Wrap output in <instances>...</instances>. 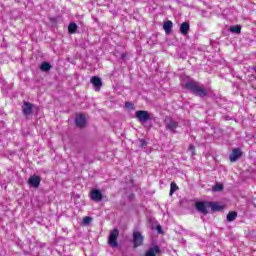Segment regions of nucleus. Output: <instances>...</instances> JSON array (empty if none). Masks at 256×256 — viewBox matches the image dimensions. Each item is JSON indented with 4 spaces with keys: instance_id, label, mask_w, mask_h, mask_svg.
Here are the masks:
<instances>
[{
    "instance_id": "6ab92c4d",
    "label": "nucleus",
    "mask_w": 256,
    "mask_h": 256,
    "mask_svg": "<svg viewBox=\"0 0 256 256\" xmlns=\"http://www.w3.org/2000/svg\"><path fill=\"white\" fill-rule=\"evenodd\" d=\"M40 69L42 71H50L51 70V64L49 62H43L41 65H40Z\"/></svg>"
},
{
    "instance_id": "6e6552de",
    "label": "nucleus",
    "mask_w": 256,
    "mask_h": 256,
    "mask_svg": "<svg viewBox=\"0 0 256 256\" xmlns=\"http://www.w3.org/2000/svg\"><path fill=\"white\" fill-rule=\"evenodd\" d=\"M28 185L34 189H39V186L41 185V177L37 176L36 174L30 176L28 179Z\"/></svg>"
},
{
    "instance_id": "423d86ee",
    "label": "nucleus",
    "mask_w": 256,
    "mask_h": 256,
    "mask_svg": "<svg viewBox=\"0 0 256 256\" xmlns=\"http://www.w3.org/2000/svg\"><path fill=\"white\" fill-rule=\"evenodd\" d=\"M143 240H144V237L141 234V232H139V231H134L133 232L134 249H137V247H141V245H143Z\"/></svg>"
},
{
    "instance_id": "f8f14e48",
    "label": "nucleus",
    "mask_w": 256,
    "mask_h": 256,
    "mask_svg": "<svg viewBox=\"0 0 256 256\" xmlns=\"http://www.w3.org/2000/svg\"><path fill=\"white\" fill-rule=\"evenodd\" d=\"M159 253H161V248L159 246H153L145 253V256H157Z\"/></svg>"
},
{
    "instance_id": "ddd939ff",
    "label": "nucleus",
    "mask_w": 256,
    "mask_h": 256,
    "mask_svg": "<svg viewBox=\"0 0 256 256\" xmlns=\"http://www.w3.org/2000/svg\"><path fill=\"white\" fill-rule=\"evenodd\" d=\"M23 113L24 115H31V113H33V104L30 102H24Z\"/></svg>"
},
{
    "instance_id": "20e7f679",
    "label": "nucleus",
    "mask_w": 256,
    "mask_h": 256,
    "mask_svg": "<svg viewBox=\"0 0 256 256\" xmlns=\"http://www.w3.org/2000/svg\"><path fill=\"white\" fill-rule=\"evenodd\" d=\"M195 207L199 213H202V215H207L209 213L208 209H211V202H196Z\"/></svg>"
},
{
    "instance_id": "9d476101",
    "label": "nucleus",
    "mask_w": 256,
    "mask_h": 256,
    "mask_svg": "<svg viewBox=\"0 0 256 256\" xmlns=\"http://www.w3.org/2000/svg\"><path fill=\"white\" fill-rule=\"evenodd\" d=\"M90 83L95 87V91H101V87H103V81L99 76H93L90 80Z\"/></svg>"
},
{
    "instance_id": "0eeeda50",
    "label": "nucleus",
    "mask_w": 256,
    "mask_h": 256,
    "mask_svg": "<svg viewBox=\"0 0 256 256\" xmlns=\"http://www.w3.org/2000/svg\"><path fill=\"white\" fill-rule=\"evenodd\" d=\"M90 199L95 203H101L103 201V193H101V190L93 189L90 192Z\"/></svg>"
},
{
    "instance_id": "393cba45",
    "label": "nucleus",
    "mask_w": 256,
    "mask_h": 256,
    "mask_svg": "<svg viewBox=\"0 0 256 256\" xmlns=\"http://www.w3.org/2000/svg\"><path fill=\"white\" fill-rule=\"evenodd\" d=\"M140 147H147V141L145 140H140Z\"/></svg>"
},
{
    "instance_id": "b1692460",
    "label": "nucleus",
    "mask_w": 256,
    "mask_h": 256,
    "mask_svg": "<svg viewBox=\"0 0 256 256\" xmlns=\"http://www.w3.org/2000/svg\"><path fill=\"white\" fill-rule=\"evenodd\" d=\"M189 151H191L192 155H195V145L190 144Z\"/></svg>"
},
{
    "instance_id": "4468645a",
    "label": "nucleus",
    "mask_w": 256,
    "mask_h": 256,
    "mask_svg": "<svg viewBox=\"0 0 256 256\" xmlns=\"http://www.w3.org/2000/svg\"><path fill=\"white\" fill-rule=\"evenodd\" d=\"M189 29H190V25H189V22H183L181 25H180V33L182 35H188L189 34Z\"/></svg>"
},
{
    "instance_id": "aec40b11",
    "label": "nucleus",
    "mask_w": 256,
    "mask_h": 256,
    "mask_svg": "<svg viewBox=\"0 0 256 256\" xmlns=\"http://www.w3.org/2000/svg\"><path fill=\"white\" fill-rule=\"evenodd\" d=\"M178 189H179V186H177V184L175 182H171L170 195H173V193H175V191H177Z\"/></svg>"
},
{
    "instance_id": "9b49d317",
    "label": "nucleus",
    "mask_w": 256,
    "mask_h": 256,
    "mask_svg": "<svg viewBox=\"0 0 256 256\" xmlns=\"http://www.w3.org/2000/svg\"><path fill=\"white\" fill-rule=\"evenodd\" d=\"M75 123L77 127H80V129H83L87 123V119L85 118V115L80 114L79 116L76 117Z\"/></svg>"
},
{
    "instance_id": "5701e85b",
    "label": "nucleus",
    "mask_w": 256,
    "mask_h": 256,
    "mask_svg": "<svg viewBox=\"0 0 256 256\" xmlns=\"http://www.w3.org/2000/svg\"><path fill=\"white\" fill-rule=\"evenodd\" d=\"M213 191H223V185L222 184H216L213 186Z\"/></svg>"
},
{
    "instance_id": "2eb2a0df",
    "label": "nucleus",
    "mask_w": 256,
    "mask_h": 256,
    "mask_svg": "<svg viewBox=\"0 0 256 256\" xmlns=\"http://www.w3.org/2000/svg\"><path fill=\"white\" fill-rule=\"evenodd\" d=\"M163 29L166 35H169V33H171V30L173 29V22L171 20H167L166 22H164Z\"/></svg>"
},
{
    "instance_id": "39448f33",
    "label": "nucleus",
    "mask_w": 256,
    "mask_h": 256,
    "mask_svg": "<svg viewBox=\"0 0 256 256\" xmlns=\"http://www.w3.org/2000/svg\"><path fill=\"white\" fill-rule=\"evenodd\" d=\"M165 127L171 133H177V127H179V122L173 120L172 118H166L164 120Z\"/></svg>"
},
{
    "instance_id": "1a4fd4ad",
    "label": "nucleus",
    "mask_w": 256,
    "mask_h": 256,
    "mask_svg": "<svg viewBox=\"0 0 256 256\" xmlns=\"http://www.w3.org/2000/svg\"><path fill=\"white\" fill-rule=\"evenodd\" d=\"M242 155H243V152H241V148H235L232 150V153L230 154L229 159L231 163H235V161L241 158Z\"/></svg>"
},
{
    "instance_id": "a878e982",
    "label": "nucleus",
    "mask_w": 256,
    "mask_h": 256,
    "mask_svg": "<svg viewBox=\"0 0 256 256\" xmlns=\"http://www.w3.org/2000/svg\"><path fill=\"white\" fill-rule=\"evenodd\" d=\"M125 106L128 107V108H131V107H133V103H131V102H126V103H125Z\"/></svg>"
},
{
    "instance_id": "cd10ccee",
    "label": "nucleus",
    "mask_w": 256,
    "mask_h": 256,
    "mask_svg": "<svg viewBox=\"0 0 256 256\" xmlns=\"http://www.w3.org/2000/svg\"><path fill=\"white\" fill-rule=\"evenodd\" d=\"M158 233H161V226L157 227Z\"/></svg>"
},
{
    "instance_id": "dca6fc26",
    "label": "nucleus",
    "mask_w": 256,
    "mask_h": 256,
    "mask_svg": "<svg viewBox=\"0 0 256 256\" xmlns=\"http://www.w3.org/2000/svg\"><path fill=\"white\" fill-rule=\"evenodd\" d=\"M77 29H78V26L74 22H71L68 25V33H70L71 35H75V33H77Z\"/></svg>"
},
{
    "instance_id": "a211bd4d",
    "label": "nucleus",
    "mask_w": 256,
    "mask_h": 256,
    "mask_svg": "<svg viewBox=\"0 0 256 256\" xmlns=\"http://www.w3.org/2000/svg\"><path fill=\"white\" fill-rule=\"evenodd\" d=\"M235 219H237V212H235V211L229 212L228 215H227L228 223L233 222Z\"/></svg>"
},
{
    "instance_id": "f3484780",
    "label": "nucleus",
    "mask_w": 256,
    "mask_h": 256,
    "mask_svg": "<svg viewBox=\"0 0 256 256\" xmlns=\"http://www.w3.org/2000/svg\"><path fill=\"white\" fill-rule=\"evenodd\" d=\"M229 31L230 33H235L236 35H239L241 33V25L230 26Z\"/></svg>"
},
{
    "instance_id": "412c9836",
    "label": "nucleus",
    "mask_w": 256,
    "mask_h": 256,
    "mask_svg": "<svg viewBox=\"0 0 256 256\" xmlns=\"http://www.w3.org/2000/svg\"><path fill=\"white\" fill-rule=\"evenodd\" d=\"M210 209L212 211H221V206H219L218 204H215L213 202H210Z\"/></svg>"
},
{
    "instance_id": "4be33fe9",
    "label": "nucleus",
    "mask_w": 256,
    "mask_h": 256,
    "mask_svg": "<svg viewBox=\"0 0 256 256\" xmlns=\"http://www.w3.org/2000/svg\"><path fill=\"white\" fill-rule=\"evenodd\" d=\"M91 221H93V218L89 217V216H85L83 218V223L84 225H89V223H91Z\"/></svg>"
},
{
    "instance_id": "f03ea898",
    "label": "nucleus",
    "mask_w": 256,
    "mask_h": 256,
    "mask_svg": "<svg viewBox=\"0 0 256 256\" xmlns=\"http://www.w3.org/2000/svg\"><path fill=\"white\" fill-rule=\"evenodd\" d=\"M135 117L140 123H147V121H151L152 119L151 114L147 110L136 111Z\"/></svg>"
},
{
    "instance_id": "7ed1b4c3",
    "label": "nucleus",
    "mask_w": 256,
    "mask_h": 256,
    "mask_svg": "<svg viewBox=\"0 0 256 256\" xmlns=\"http://www.w3.org/2000/svg\"><path fill=\"white\" fill-rule=\"evenodd\" d=\"M117 237H119V230L117 228L113 229L110 232V235L108 237V243L110 247H119V243L117 242Z\"/></svg>"
},
{
    "instance_id": "bb28decb",
    "label": "nucleus",
    "mask_w": 256,
    "mask_h": 256,
    "mask_svg": "<svg viewBox=\"0 0 256 256\" xmlns=\"http://www.w3.org/2000/svg\"><path fill=\"white\" fill-rule=\"evenodd\" d=\"M121 59H123V60L127 59V54L122 53V54H121Z\"/></svg>"
},
{
    "instance_id": "f257e3e1",
    "label": "nucleus",
    "mask_w": 256,
    "mask_h": 256,
    "mask_svg": "<svg viewBox=\"0 0 256 256\" xmlns=\"http://www.w3.org/2000/svg\"><path fill=\"white\" fill-rule=\"evenodd\" d=\"M185 89L190 91L193 95L196 97H201V99L207 97L209 95V92L207 91V88L205 86L201 85L197 81H188L184 84Z\"/></svg>"
}]
</instances>
